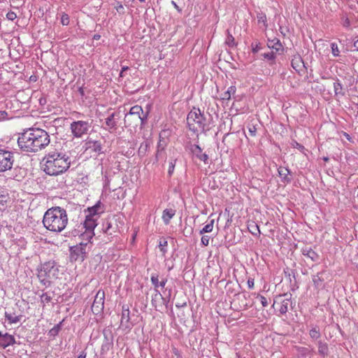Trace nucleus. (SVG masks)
<instances>
[{
  "label": "nucleus",
  "instance_id": "nucleus-1",
  "mask_svg": "<svg viewBox=\"0 0 358 358\" xmlns=\"http://www.w3.org/2000/svg\"><path fill=\"white\" fill-rule=\"evenodd\" d=\"M50 142L47 131L38 128H29L19 134L17 145L22 151L36 152L47 147Z\"/></svg>",
  "mask_w": 358,
  "mask_h": 358
},
{
  "label": "nucleus",
  "instance_id": "nucleus-2",
  "mask_svg": "<svg viewBox=\"0 0 358 358\" xmlns=\"http://www.w3.org/2000/svg\"><path fill=\"white\" fill-rule=\"evenodd\" d=\"M71 158L58 152H50L43 159V170L51 176H57L68 171L71 166Z\"/></svg>",
  "mask_w": 358,
  "mask_h": 358
},
{
  "label": "nucleus",
  "instance_id": "nucleus-3",
  "mask_svg": "<svg viewBox=\"0 0 358 358\" xmlns=\"http://www.w3.org/2000/svg\"><path fill=\"white\" fill-rule=\"evenodd\" d=\"M43 223L44 227L50 231H62L68 224L66 210L60 207L48 209L44 214Z\"/></svg>",
  "mask_w": 358,
  "mask_h": 358
},
{
  "label": "nucleus",
  "instance_id": "nucleus-4",
  "mask_svg": "<svg viewBox=\"0 0 358 358\" xmlns=\"http://www.w3.org/2000/svg\"><path fill=\"white\" fill-rule=\"evenodd\" d=\"M85 213L86 214L85 220L83 222L85 231L80 234V238L91 241V239L94 236V230L97 225V221L100 215L104 213L103 205L99 201L92 207L87 208Z\"/></svg>",
  "mask_w": 358,
  "mask_h": 358
},
{
  "label": "nucleus",
  "instance_id": "nucleus-5",
  "mask_svg": "<svg viewBox=\"0 0 358 358\" xmlns=\"http://www.w3.org/2000/svg\"><path fill=\"white\" fill-rule=\"evenodd\" d=\"M59 272V268L54 262H48L42 265L38 276L43 285H47L58 278Z\"/></svg>",
  "mask_w": 358,
  "mask_h": 358
},
{
  "label": "nucleus",
  "instance_id": "nucleus-6",
  "mask_svg": "<svg viewBox=\"0 0 358 358\" xmlns=\"http://www.w3.org/2000/svg\"><path fill=\"white\" fill-rule=\"evenodd\" d=\"M187 122L189 129L194 132H201L205 129L206 118L198 108H194L188 113Z\"/></svg>",
  "mask_w": 358,
  "mask_h": 358
},
{
  "label": "nucleus",
  "instance_id": "nucleus-7",
  "mask_svg": "<svg viewBox=\"0 0 358 358\" xmlns=\"http://www.w3.org/2000/svg\"><path fill=\"white\" fill-rule=\"evenodd\" d=\"M90 241L81 239L80 243L71 248V259L75 262H83L87 257L86 247Z\"/></svg>",
  "mask_w": 358,
  "mask_h": 358
},
{
  "label": "nucleus",
  "instance_id": "nucleus-8",
  "mask_svg": "<svg viewBox=\"0 0 358 358\" xmlns=\"http://www.w3.org/2000/svg\"><path fill=\"white\" fill-rule=\"evenodd\" d=\"M14 162L13 154L8 150L0 149V172L10 170Z\"/></svg>",
  "mask_w": 358,
  "mask_h": 358
},
{
  "label": "nucleus",
  "instance_id": "nucleus-9",
  "mask_svg": "<svg viewBox=\"0 0 358 358\" xmlns=\"http://www.w3.org/2000/svg\"><path fill=\"white\" fill-rule=\"evenodd\" d=\"M90 128V124L85 121H76L71 124V129L74 136L77 138L82 137L86 134Z\"/></svg>",
  "mask_w": 358,
  "mask_h": 358
},
{
  "label": "nucleus",
  "instance_id": "nucleus-10",
  "mask_svg": "<svg viewBox=\"0 0 358 358\" xmlns=\"http://www.w3.org/2000/svg\"><path fill=\"white\" fill-rule=\"evenodd\" d=\"M105 292L99 289L94 298L92 306V310L94 314L98 315L101 313L104 308Z\"/></svg>",
  "mask_w": 358,
  "mask_h": 358
},
{
  "label": "nucleus",
  "instance_id": "nucleus-11",
  "mask_svg": "<svg viewBox=\"0 0 358 358\" xmlns=\"http://www.w3.org/2000/svg\"><path fill=\"white\" fill-rule=\"evenodd\" d=\"M143 110L141 106H134L131 108L129 113L125 115L124 121H131L133 120L135 122L142 121L141 114Z\"/></svg>",
  "mask_w": 358,
  "mask_h": 358
},
{
  "label": "nucleus",
  "instance_id": "nucleus-12",
  "mask_svg": "<svg viewBox=\"0 0 358 358\" xmlns=\"http://www.w3.org/2000/svg\"><path fill=\"white\" fill-rule=\"evenodd\" d=\"M15 342L13 336L8 334H1L0 332V347L6 348V347L14 344Z\"/></svg>",
  "mask_w": 358,
  "mask_h": 358
},
{
  "label": "nucleus",
  "instance_id": "nucleus-13",
  "mask_svg": "<svg viewBox=\"0 0 358 358\" xmlns=\"http://www.w3.org/2000/svg\"><path fill=\"white\" fill-rule=\"evenodd\" d=\"M191 151L194 156L203 161L205 164L208 163V157L206 154L202 152V150L197 145H193L191 148Z\"/></svg>",
  "mask_w": 358,
  "mask_h": 358
},
{
  "label": "nucleus",
  "instance_id": "nucleus-14",
  "mask_svg": "<svg viewBox=\"0 0 358 358\" xmlns=\"http://www.w3.org/2000/svg\"><path fill=\"white\" fill-rule=\"evenodd\" d=\"M267 45L269 48L274 50L276 52H279L282 50V45L277 38H274L273 39L268 38Z\"/></svg>",
  "mask_w": 358,
  "mask_h": 358
},
{
  "label": "nucleus",
  "instance_id": "nucleus-15",
  "mask_svg": "<svg viewBox=\"0 0 358 358\" xmlns=\"http://www.w3.org/2000/svg\"><path fill=\"white\" fill-rule=\"evenodd\" d=\"M176 214V211L173 209H165L163 211L162 218L165 224H169L171 220Z\"/></svg>",
  "mask_w": 358,
  "mask_h": 358
},
{
  "label": "nucleus",
  "instance_id": "nucleus-16",
  "mask_svg": "<svg viewBox=\"0 0 358 358\" xmlns=\"http://www.w3.org/2000/svg\"><path fill=\"white\" fill-rule=\"evenodd\" d=\"M236 88L235 86H230L226 92H224L221 96L222 100L228 101L231 99V95L236 93Z\"/></svg>",
  "mask_w": 358,
  "mask_h": 358
},
{
  "label": "nucleus",
  "instance_id": "nucleus-17",
  "mask_svg": "<svg viewBox=\"0 0 358 358\" xmlns=\"http://www.w3.org/2000/svg\"><path fill=\"white\" fill-rule=\"evenodd\" d=\"M298 62L301 64V67H304V64L301 57L299 56H294L292 59V69H295L298 72H300L301 71V68L300 65L297 64Z\"/></svg>",
  "mask_w": 358,
  "mask_h": 358
},
{
  "label": "nucleus",
  "instance_id": "nucleus-18",
  "mask_svg": "<svg viewBox=\"0 0 358 358\" xmlns=\"http://www.w3.org/2000/svg\"><path fill=\"white\" fill-rule=\"evenodd\" d=\"M106 124L108 129H113L116 127L114 113H112L106 119Z\"/></svg>",
  "mask_w": 358,
  "mask_h": 358
},
{
  "label": "nucleus",
  "instance_id": "nucleus-19",
  "mask_svg": "<svg viewBox=\"0 0 358 358\" xmlns=\"http://www.w3.org/2000/svg\"><path fill=\"white\" fill-rule=\"evenodd\" d=\"M5 317L10 324H15L20 322L21 316L5 313Z\"/></svg>",
  "mask_w": 358,
  "mask_h": 358
},
{
  "label": "nucleus",
  "instance_id": "nucleus-20",
  "mask_svg": "<svg viewBox=\"0 0 358 358\" xmlns=\"http://www.w3.org/2000/svg\"><path fill=\"white\" fill-rule=\"evenodd\" d=\"M318 352L322 355H326L328 352V346L327 343L323 342H318Z\"/></svg>",
  "mask_w": 358,
  "mask_h": 358
},
{
  "label": "nucleus",
  "instance_id": "nucleus-21",
  "mask_svg": "<svg viewBox=\"0 0 358 358\" xmlns=\"http://www.w3.org/2000/svg\"><path fill=\"white\" fill-rule=\"evenodd\" d=\"M214 227V220H211L201 231L200 234L210 233L213 231Z\"/></svg>",
  "mask_w": 358,
  "mask_h": 358
},
{
  "label": "nucleus",
  "instance_id": "nucleus-22",
  "mask_svg": "<svg viewBox=\"0 0 358 358\" xmlns=\"http://www.w3.org/2000/svg\"><path fill=\"white\" fill-rule=\"evenodd\" d=\"M248 229L253 235H257L260 234L258 225L254 222L248 224Z\"/></svg>",
  "mask_w": 358,
  "mask_h": 358
},
{
  "label": "nucleus",
  "instance_id": "nucleus-23",
  "mask_svg": "<svg viewBox=\"0 0 358 358\" xmlns=\"http://www.w3.org/2000/svg\"><path fill=\"white\" fill-rule=\"evenodd\" d=\"M225 43L231 47H234L236 45L234 37L230 34L229 30H227V36Z\"/></svg>",
  "mask_w": 358,
  "mask_h": 358
},
{
  "label": "nucleus",
  "instance_id": "nucleus-24",
  "mask_svg": "<svg viewBox=\"0 0 358 358\" xmlns=\"http://www.w3.org/2000/svg\"><path fill=\"white\" fill-rule=\"evenodd\" d=\"M334 90L336 95H343L342 85L339 82L334 83Z\"/></svg>",
  "mask_w": 358,
  "mask_h": 358
},
{
  "label": "nucleus",
  "instance_id": "nucleus-25",
  "mask_svg": "<svg viewBox=\"0 0 358 358\" xmlns=\"http://www.w3.org/2000/svg\"><path fill=\"white\" fill-rule=\"evenodd\" d=\"M289 303V301L288 299L284 300L282 301L279 308V311L280 312V313L283 314L287 312Z\"/></svg>",
  "mask_w": 358,
  "mask_h": 358
},
{
  "label": "nucleus",
  "instance_id": "nucleus-26",
  "mask_svg": "<svg viewBox=\"0 0 358 358\" xmlns=\"http://www.w3.org/2000/svg\"><path fill=\"white\" fill-rule=\"evenodd\" d=\"M60 329H61V327H60V324H58L55 325L54 327H52V328L49 331V333H48V334H49V335H50V336H53V337H55V336H56L59 334V331H60Z\"/></svg>",
  "mask_w": 358,
  "mask_h": 358
},
{
  "label": "nucleus",
  "instance_id": "nucleus-27",
  "mask_svg": "<svg viewBox=\"0 0 358 358\" xmlns=\"http://www.w3.org/2000/svg\"><path fill=\"white\" fill-rule=\"evenodd\" d=\"M331 48L332 55L334 57H338L339 55V54H340V51H339L338 45L336 43H332L331 44Z\"/></svg>",
  "mask_w": 358,
  "mask_h": 358
},
{
  "label": "nucleus",
  "instance_id": "nucleus-28",
  "mask_svg": "<svg viewBox=\"0 0 358 358\" xmlns=\"http://www.w3.org/2000/svg\"><path fill=\"white\" fill-rule=\"evenodd\" d=\"M41 300L43 304L48 303L51 301L52 297L48 293H44L41 296Z\"/></svg>",
  "mask_w": 358,
  "mask_h": 358
},
{
  "label": "nucleus",
  "instance_id": "nucleus-29",
  "mask_svg": "<svg viewBox=\"0 0 358 358\" xmlns=\"http://www.w3.org/2000/svg\"><path fill=\"white\" fill-rule=\"evenodd\" d=\"M310 336L312 338L317 339L320 336V333L316 328H313L310 331Z\"/></svg>",
  "mask_w": 358,
  "mask_h": 358
},
{
  "label": "nucleus",
  "instance_id": "nucleus-30",
  "mask_svg": "<svg viewBox=\"0 0 358 358\" xmlns=\"http://www.w3.org/2000/svg\"><path fill=\"white\" fill-rule=\"evenodd\" d=\"M150 280L155 288H158L159 285L158 275L155 274L152 275Z\"/></svg>",
  "mask_w": 358,
  "mask_h": 358
},
{
  "label": "nucleus",
  "instance_id": "nucleus-31",
  "mask_svg": "<svg viewBox=\"0 0 358 358\" xmlns=\"http://www.w3.org/2000/svg\"><path fill=\"white\" fill-rule=\"evenodd\" d=\"M61 22L63 25H68L69 24V15L66 13L62 14L61 18Z\"/></svg>",
  "mask_w": 358,
  "mask_h": 358
},
{
  "label": "nucleus",
  "instance_id": "nucleus-32",
  "mask_svg": "<svg viewBox=\"0 0 358 358\" xmlns=\"http://www.w3.org/2000/svg\"><path fill=\"white\" fill-rule=\"evenodd\" d=\"M167 246V241L164 240V241H159V248L160 249V250L164 254L166 252V250H165V248Z\"/></svg>",
  "mask_w": 358,
  "mask_h": 358
},
{
  "label": "nucleus",
  "instance_id": "nucleus-33",
  "mask_svg": "<svg viewBox=\"0 0 358 358\" xmlns=\"http://www.w3.org/2000/svg\"><path fill=\"white\" fill-rule=\"evenodd\" d=\"M263 57L265 58V59H267L268 60H273L275 59V54H274V52L272 51L271 52H268V53H264L263 54Z\"/></svg>",
  "mask_w": 358,
  "mask_h": 358
},
{
  "label": "nucleus",
  "instance_id": "nucleus-34",
  "mask_svg": "<svg viewBox=\"0 0 358 358\" xmlns=\"http://www.w3.org/2000/svg\"><path fill=\"white\" fill-rule=\"evenodd\" d=\"M6 17L9 20L13 21L16 19L17 15L15 12L10 11L7 13Z\"/></svg>",
  "mask_w": 358,
  "mask_h": 358
},
{
  "label": "nucleus",
  "instance_id": "nucleus-35",
  "mask_svg": "<svg viewBox=\"0 0 358 358\" xmlns=\"http://www.w3.org/2000/svg\"><path fill=\"white\" fill-rule=\"evenodd\" d=\"M278 173H279L280 176H284V177L285 178L287 177V173H289V170L285 168L280 167L278 169Z\"/></svg>",
  "mask_w": 358,
  "mask_h": 358
},
{
  "label": "nucleus",
  "instance_id": "nucleus-36",
  "mask_svg": "<svg viewBox=\"0 0 358 358\" xmlns=\"http://www.w3.org/2000/svg\"><path fill=\"white\" fill-rule=\"evenodd\" d=\"M209 236H203L201 239V244L204 246H207L209 244Z\"/></svg>",
  "mask_w": 358,
  "mask_h": 358
},
{
  "label": "nucleus",
  "instance_id": "nucleus-37",
  "mask_svg": "<svg viewBox=\"0 0 358 358\" xmlns=\"http://www.w3.org/2000/svg\"><path fill=\"white\" fill-rule=\"evenodd\" d=\"M342 24L344 27L350 28V21L348 17H343Z\"/></svg>",
  "mask_w": 358,
  "mask_h": 358
},
{
  "label": "nucleus",
  "instance_id": "nucleus-38",
  "mask_svg": "<svg viewBox=\"0 0 358 358\" xmlns=\"http://www.w3.org/2000/svg\"><path fill=\"white\" fill-rule=\"evenodd\" d=\"M260 301L263 307H266L268 305L267 299L264 296H259Z\"/></svg>",
  "mask_w": 358,
  "mask_h": 358
},
{
  "label": "nucleus",
  "instance_id": "nucleus-39",
  "mask_svg": "<svg viewBox=\"0 0 358 358\" xmlns=\"http://www.w3.org/2000/svg\"><path fill=\"white\" fill-rule=\"evenodd\" d=\"M248 286L250 289H253L255 286V280L253 278H249L247 282Z\"/></svg>",
  "mask_w": 358,
  "mask_h": 358
},
{
  "label": "nucleus",
  "instance_id": "nucleus-40",
  "mask_svg": "<svg viewBox=\"0 0 358 358\" xmlns=\"http://www.w3.org/2000/svg\"><path fill=\"white\" fill-rule=\"evenodd\" d=\"M174 167H175V164L173 162H171L169 163V171H168L169 174L171 175L173 172Z\"/></svg>",
  "mask_w": 358,
  "mask_h": 358
},
{
  "label": "nucleus",
  "instance_id": "nucleus-41",
  "mask_svg": "<svg viewBox=\"0 0 358 358\" xmlns=\"http://www.w3.org/2000/svg\"><path fill=\"white\" fill-rule=\"evenodd\" d=\"M252 52H254V53L257 52L260 49L259 44H255V45L252 44Z\"/></svg>",
  "mask_w": 358,
  "mask_h": 358
},
{
  "label": "nucleus",
  "instance_id": "nucleus-42",
  "mask_svg": "<svg viewBox=\"0 0 358 358\" xmlns=\"http://www.w3.org/2000/svg\"><path fill=\"white\" fill-rule=\"evenodd\" d=\"M307 255L313 260H314L316 257V254L312 250L308 251Z\"/></svg>",
  "mask_w": 358,
  "mask_h": 358
},
{
  "label": "nucleus",
  "instance_id": "nucleus-43",
  "mask_svg": "<svg viewBox=\"0 0 358 358\" xmlns=\"http://www.w3.org/2000/svg\"><path fill=\"white\" fill-rule=\"evenodd\" d=\"M249 132L252 136H255L256 135V128L255 127L250 128Z\"/></svg>",
  "mask_w": 358,
  "mask_h": 358
},
{
  "label": "nucleus",
  "instance_id": "nucleus-44",
  "mask_svg": "<svg viewBox=\"0 0 358 358\" xmlns=\"http://www.w3.org/2000/svg\"><path fill=\"white\" fill-rule=\"evenodd\" d=\"M110 228H111V224H110V223H108V226H107V227L104 229V232H105L106 234H108L111 235V234H112V233H111V232H110Z\"/></svg>",
  "mask_w": 358,
  "mask_h": 358
},
{
  "label": "nucleus",
  "instance_id": "nucleus-45",
  "mask_svg": "<svg viewBox=\"0 0 358 358\" xmlns=\"http://www.w3.org/2000/svg\"><path fill=\"white\" fill-rule=\"evenodd\" d=\"M166 282L167 280L166 279L162 280V281L159 282V287H161L162 288L164 287Z\"/></svg>",
  "mask_w": 358,
  "mask_h": 358
},
{
  "label": "nucleus",
  "instance_id": "nucleus-46",
  "mask_svg": "<svg viewBox=\"0 0 358 358\" xmlns=\"http://www.w3.org/2000/svg\"><path fill=\"white\" fill-rule=\"evenodd\" d=\"M37 80V77L36 76H31L29 77L30 82H36Z\"/></svg>",
  "mask_w": 358,
  "mask_h": 358
},
{
  "label": "nucleus",
  "instance_id": "nucleus-47",
  "mask_svg": "<svg viewBox=\"0 0 358 358\" xmlns=\"http://www.w3.org/2000/svg\"><path fill=\"white\" fill-rule=\"evenodd\" d=\"M123 9H124V7H123V6H122L121 3H120V4L116 7V10H117V11H118V12H119V11H120L121 10H123Z\"/></svg>",
  "mask_w": 358,
  "mask_h": 358
},
{
  "label": "nucleus",
  "instance_id": "nucleus-48",
  "mask_svg": "<svg viewBox=\"0 0 358 358\" xmlns=\"http://www.w3.org/2000/svg\"><path fill=\"white\" fill-rule=\"evenodd\" d=\"M173 352L176 356H179L180 355L178 350L177 348H173Z\"/></svg>",
  "mask_w": 358,
  "mask_h": 358
},
{
  "label": "nucleus",
  "instance_id": "nucleus-49",
  "mask_svg": "<svg viewBox=\"0 0 358 358\" xmlns=\"http://www.w3.org/2000/svg\"><path fill=\"white\" fill-rule=\"evenodd\" d=\"M295 146H296L299 148H303V146L299 145L297 142H294V143L292 142V147H295Z\"/></svg>",
  "mask_w": 358,
  "mask_h": 358
},
{
  "label": "nucleus",
  "instance_id": "nucleus-50",
  "mask_svg": "<svg viewBox=\"0 0 358 358\" xmlns=\"http://www.w3.org/2000/svg\"><path fill=\"white\" fill-rule=\"evenodd\" d=\"M78 358H86V353L85 352H82L78 357Z\"/></svg>",
  "mask_w": 358,
  "mask_h": 358
},
{
  "label": "nucleus",
  "instance_id": "nucleus-51",
  "mask_svg": "<svg viewBox=\"0 0 358 358\" xmlns=\"http://www.w3.org/2000/svg\"><path fill=\"white\" fill-rule=\"evenodd\" d=\"M100 38H101V36L99 34H95L93 36V38L95 39V40H99Z\"/></svg>",
  "mask_w": 358,
  "mask_h": 358
},
{
  "label": "nucleus",
  "instance_id": "nucleus-52",
  "mask_svg": "<svg viewBox=\"0 0 358 358\" xmlns=\"http://www.w3.org/2000/svg\"><path fill=\"white\" fill-rule=\"evenodd\" d=\"M355 48L358 51V39L354 43Z\"/></svg>",
  "mask_w": 358,
  "mask_h": 358
},
{
  "label": "nucleus",
  "instance_id": "nucleus-53",
  "mask_svg": "<svg viewBox=\"0 0 358 358\" xmlns=\"http://www.w3.org/2000/svg\"><path fill=\"white\" fill-rule=\"evenodd\" d=\"M128 69H129L128 66H122L121 71L124 72L125 71H127Z\"/></svg>",
  "mask_w": 358,
  "mask_h": 358
},
{
  "label": "nucleus",
  "instance_id": "nucleus-54",
  "mask_svg": "<svg viewBox=\"0 0 358 358\" xmlns=\"http://www.w3.org/2000/svg\"><path fill=\"white\" fill-rule=\"evenodd\" d=\"M143 145H141L140 146L139 150H138L139 153H141V152H142V149L143 148Z\"/></svg>",
  "mask_w": 358,
  "mask_h": 358
},
{
  "label": "nucleus",
  "instance_id": "nucleus-55",
  "mask_svg": "<svg viewBox=\"0 0 358 358\" xmlns=\"http://www.w3.org/2000/svg\"><path fill=\"white\" fill-rule=\"evenodd\" d=\"M120 77H124V72L121 71L120 73Z\"/></svg>",
  "mask_w": 358,
  "mask_h": 358
},
{
  "label": "nucleus",
  "instance_id": "nucleus-56",
  "mask_svg": "<svg viewBox=\"0 0 358 358\" xmlns=\"http://www.w3.org/2000/svg\"><path fill=\"white\" fill-rule=\"evenodd\" d=\"M147 147H148V144H147V143H145V148H144V150H145V151L146 150Z\"/></svg>",
  "mask_w": 358,
  "mask_h": 358
},
{
  "label": "nucleus",
  "instance_id": "nucleus-57",
  "mask_svg": "<svg viewBox=\"0 0 358 358\" xmlns=\"http://www.w3.org/2000/svg\"><path fill=\"white\" fill-rule=\"evenodd\" d=\"M173 4L174 5V6H175L176 8H178V6L176 5V3L175 2H173Z\"/></svg>",
  "mask_w": 358,
  "mask_h": 358
},
{
  "label": "nucleus",
  "instance_id": "nucleus-58",
  "mask_svg": "<svg viewBox=\"0 0 358 358\" xmlns=\"http://www.w3.org/2000/svg\"><path fill=\"white\" fill-rule=\"evenodd\" d=\"M141 2H143L145 1V0H139Z\"/></svg>",
  "mask_w": 358,
  "mask_h": 358
},
{
  "label": "nucleus",
  "instance_id": "nucleus-59",
  "mask_svg": "<svg viewBox=\"0 0 358 358\" xmlns=\"http://www.w3.org/2000/svg\"><path fill=\"white\" fill-rule=\"evenodd\" d=\"M4 358H6V357H4Z\"/></svg>",
  "mask_w": 358,
  "mask_h": 358
}]
</instances>
